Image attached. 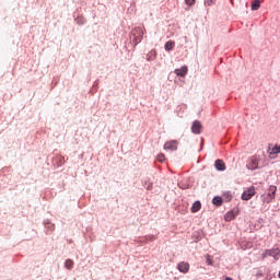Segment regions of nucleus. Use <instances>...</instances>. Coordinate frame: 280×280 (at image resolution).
<instances>
[{"instance_id":"f257e3e1","label":"nucleus","mask_w":280,"mask_h":280,"mask_svg":"<svg viewBox=\"0 0 280 280\" xmlns=\"http://www.w3.org/2000/svg\"><path fill=\"white\" fill-rule=\"evenodd\" d=\"M277 197V186L270 185L268 189L260 196L262 205H270Z\"/></svg>"},{"instance_id":"f03ea898","label":"nucleus","mask_w":280,"mask_h":280,"mask_svg":"<svg viewBox=\"0 0 280 280\" xmlns=\"http://www.w3.org/2000/svg\"><path fill=\"white\" fill-rule=\"evenodd\" d=\"M257 194L255 186H250L249 188L245 189L242 194V200H250Z\"/></svg>"},{"instance_id":"7ed1b4c3","label":"nucleus","mask_w":280,"mask_h":280,"mask_svg":"<svg viewBox=\"0 0 280 280\" xmlns=\"http://www.w3.org/2000/svg\"><path fill=\"white\" fill-rule=\"evenodd\" d=\"M247 170H257L259 167V158L252 156L246 164Z\"/></svg>"},{"instance_id":"20e7f679","label":"nucleus","mask_w":280,"mask_h":280,"mask_svg":"<svg viewBox=\"0 0 280 280\" xmlns=\"http://www.w3.org/2000/svg\"><path fill=\"white\" fill-rule=\"evenodd\" d=\"M164 150H171V152H175V150H178V141L171 140L165 142Z\"/></svg>"},{"instance_id":"39448f33","label":"nucleus","mask_w":280,"mask_h":280,"mask_svg":"<svg viewBox=\"0 0 280 280\" xmlns=\"http://www.w3.org/2000/svg\"><path fill=\"white\" fill-rule=\"evenodd\" d=\"M267 255H268L269 257H273V258H276V259H279V257H280V250H279V248L267 249V250L265 252V254H262V257H266Z\"/></svg>"},{"instance_id":"423d86ee","label":"nucleus","mask_w":280,"mask_h":280,"mask_svg":"<svg viewBox=\"0 0 280 280\" xmlns=\"http://www.w3.org/2000/svg\"><path fill=\"white\" fill-rule=\"evenodd\" d=\"M201 130L202 124H200L199 120H195L191 126V132H194V135H200Z\"/></svg>"},{"instance_id":"0eeeda50","label":"nucleus","mask_w":280,"mask_h":280,"mask_svg":"<svg viewBox=\"0 0 280 280\" xmlns=\"http://www.w3.org/2000/svg\"><path fill=\"white\" fill-rule=\"evenodd\" d=\"M189 262L180 261L177 265V270H179V272H183V275H187V272H189Z\"/></svg>"},{"instance_id":"6e6552de","label":"nucleus","mask_w":280,"mask_h":280,"mask_svg":"<svg viewBox=\"0 0 280 280\" xmlns=\"http://www.w3.org/2000/svg\"><path fill=\"white\" fill-rule=\"evenodd\" d=\"M187 66H183L179 69H175L174 73L177 74L179 78H185L187 75Z\"/></svg>"},{"instance_id":"1a4fd4ad","label":"nucleus","mask_w":280,"mask_h":280,"mask_svg":"<svg viewBox=\"0 0 280 280\" xmlns=\"http://www.w3.org/2000/svg\"><path fill=\"white\" fill-rule=\"evenodd\" d=\"M214 167L218 172H224V170H226V164H224V161L222 160H217L214 162Z\"/></svg>"},{"instance_id":"9d476101","label":"nucleus","mask_w":280,"mask_h":280,"mask_svg":"<svg viewBox=\"0 0 280 280\" xmlns=\"http://www.w3.org/2000/svg\"><path fill=\"white\" fill-rule=\"evenodd\" d=\"M268 154H270V155H272V154H280V145H278V144L269 145Z\"/></svg>"},{"instance_id":"9b49d317","label":"nucleus","mask_w":280,"mask_h":280,"mask_svg":"<svg viewBox=\"0 0 280 280\" xmlns=\"http://www.w3.org/2000/svg\"><path fill=\"white\" fill-rule=\"evenodd\" d=\"M202 208V203L200 201H195L190 209L191 213H198V210Z\"/></svg>"},{"instance_id":"f8f14e48","label":"nucleus","mask_w":280,"mask_h":280,"mask_svg":"<svg viewBox=\"0 0 280 280\" xmlns=\"http://www.w3.org/2000/svg\"><path fill=\"white\" fill-rule=\"evenodd\" d=\"M174 47H176V43H174L173 40H168L164 45L165 51H172V49H174Z\"/></svg>"},{"instance_id":"ddd939ff","label":"nucleus","mask_w":280,"mask_h":280,"mask_svg":"<svg viewBox=\"0 0 280 280\" xmlns=\"http://www.w3.org/2000/svg\"><path fill=\"white\" fill-rule=\"evenodd\" d=\"M225 222H231L232 220H235V212L229 211L224 215Z\"/></svg>"},{"instance_id":"4468645a","label":"nucleus","mask_w":280,"mask_h":280,"mask_svg":"<svg viewBox=\"0 0 280 280\" xmlns=\"http://www.w3.org/2000/svg\"><path fill=\"white\" fill-rule=\"evenodd\" d=\"M259 8H261V1H259V0H254V1L252 2V10H253V11H256V10H258Z\"/></svg>"},{"instance_id":"2eb2a0df","label":"nucleus","mask_w":280,"mask_h":280,"mask_svg":"<svg viewBox=\"0 0 280 280\" xmlns=\"http://www.w3.org/2000/svg\"><path fill=\"white\" fill-rule=\"evenodd\" d=\"M212 205H215V207H222V198L221 197H214L212 199Z\"/></svg>"},{"instance_id":"dca6fc26","label":"nucleus","mask_w":280,"mask_h":280,"mask_svg":"<svg viewBox=\"0 0 280 280\" xmlns=\"http://www.w3.org/2000/svg\"><path fill=\"white\" fill-rule=\"evenodd\" d=\"M65 267L67 268V270H72L73 269V260L67 259L65 262Z\"/></svg>"},{"instance_id":"f3484780","label":"nucleus","mask_w":280,"mask_h":280,"mask_svg":"<svg viewBox=\"0 0 280 280\" xmlns=\"http://www.w3.org/2000/svg\"><path fill=\"white\" fill-rule=\"evenodd\" d=\"M206 264L208 266H213V258L210 255L206 256Z\"/></svg>"},{"instance_id":"a211bd4d","label":"nucleus","mask_w":280,"mask_h":280,"mask_svg":"<svg viewBox=\"0 0 280 280\" xmlns=\"http://www.w3.org/2000/svg\"><path fill=\"white\" fill-rule=\"evenodd\" d=\"M158 161L160 163H163V161H165V154H163V153L158 154Z\"/></svg>"},{"instance_id":"6ab92c4d","label":"nucleus","mask_w":280,"mask_h":280,"mask_svg":"<svg viewBox=\"0 0 280 280\" xmlns=\"http://www.w3.org/2000/svg\"><path fill=\"white\" fill-rule=\"evenodd\" d=\"M186 5H194L196 3V0H185Z\"/></svg>"},{"instance_id":"aec40b11","label":"nucleus","mask_w":280,"mask_h":280,"mask_svg":"<svg viewBox=\"0 0 280 280\" xmlns=\"http://www.w3.org/2000/svg\"><path fill=\"white\" fill-rule=\"evenodd\" d=\"M205 3L206 5H211V3H213V0H206Z\"/></svg>"},{"instance_id":"412c9836","label":"nucleus","mask_w":280,"mask_h":280,"mask_svg":"<svg viewBox=\"0 0 280 280\" xmlns=\"http://www.w3.org/2000/svg\"><path fill=\"white\" fill-rule=\"evenodd\" d=\"M224 280H233L231 277H226Z\"/></svg>"}]
</instances>
